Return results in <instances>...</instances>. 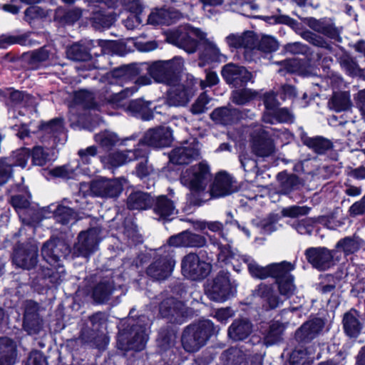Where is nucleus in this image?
Masks as SVG:
<instances>
[{"label": "nucleus", "mask_w": 365, "mask_h": 365, "mask_svg": "<svg viewBox=\"0 0 365 365\" xmlns=\"http://www.w3.org/2000/svg\"><path fill=\"white\" fill-rule=\"evenodd\" d=\"M304 23L312 31L304 29L297 31V34L304 40L316 47L325 49L329 53H331L333 50L331 45L323 36L317 33L337 41H341L340 31L330 19L308 17L304 19Z\"/></svg>", "instance_id": "obj_1"}, {"label": "nucleus", "mask_w": 365, "mask_h": 365, "mask_svg": "<svg viewBox=\"0 0 365 365\" xmlns=\"http://www.w3.org/2000/svg\"><path fill=\"white\" fill-rule=\"evenodd\" d=\"M133 309H131L127 326L120 330L118 335L117 346L123 351H141L145 348L148 339L146 327L148 319L145 316H140L137 319H133Z\"/></svg>", "instance_id": "obj_2"}, {"label": "nucleus", "mask_w": 365, "mask_h": 365, "mask_svg": "<svg viewBox=\"0 0 365 365\" xmlns=\"http://www.w3.org/2000/svg\"><path fill=\"white\" fill-rule=\"evenodd\" d=\"M214 332V324L209 319L192 324L187 326L182 334V346L187 352H196L205 345Z\"/></svg>", "instance_id": "obj_3"}, {"label": "nucleus", "mask_w": 365, "mask_h": 365, "mask_svg": "<svg viewBox=\"0 0 365 365\" xmlns=\"http://www.w3.org/2000/svg\"><path fill=\"white\" fill-rule=\"evenodd\" d=\"M183 67V58L175 56L168 61H154L147 67V70L150 77L156 82L174 86L180 81V73Z\"/></svg>", "instance_id": "obj_4"}, {"label": "nucleus", "mask_w": 365, "mask_h": 365, "mask_svg": "<svg viewBox=\"0 0 365 365\" xmlns=\"http://www.w3.org/2000/svg\"><path fill=\"white\" fill-rule=\"evenodd\" d=\"M205 36L206 34L199 29L185 24L180 26L170 32L168 38L171 43L189 53H192L196 51L198 46V42L195 38L202 40Z\"/></svg>", "instance_id": "obj_5"}, {"label": "nucleus", "mask_w": 365, "mask_h": 365, "mask_svg": "<svg viewBox=\"0 0 365 365\" xmlns=\"http://www.w3.org/2000/svg\"><path fill=\"white\" fill-rule=\"evenodd\" d=\"M212 180L210 166L200 162L187 168L181 175V182L191 190L203 191Z\"/></svg>", "instance_id": "obj_6"}, {"label": "nucleus", "mask_w": 365, "mask_h": 365, "mask_svg": "<svg viewBox=\"0 0 365 365\" xmlns=\"http://www.w3.org/2000/svg\"><path fill=\"white\" fill-rule=\"evenodd\" d=\"M237 292L236 286L230 279V274L220 271L207 285L206 294L207 297L214 302H224L233 297Z\"/></svg>", "instance_id": "obj_7"}, {"label": "nucleus", "mask_w": 365, "mask_h": 365, "mask_svg": "<svg viewBox=\"0 0 365 365\" xmlns=\"http://www.w3.org/2000/svg\"><path fill=\"white\" fill-rule=\"evenodd\" d=\"M175 264L173 258V251L168 250V254L158 251L157 256L146 269L147 275L154 280L161 281L170 276Z\"/></svg>", "instance_id": "obj_8"}, {"label": "nucleus", "mask_w": 365, "mask_h": 365, "mask_svg": "<svg viewBox=\"0 0 365 365\" xmlns=\"http://www.w3.org/2000/svg\"><path fill=\"white\" fill-rule=\"evenodd\" d=\"M182 274L192 280L205 279L210 273L212 266L210 263L200 259L195 253L185 255L181 262Z\"/></svg>", "instance_id": "obj_9"}, {"label": "nucleus", "mask_w": 365, "mask_h": 365, "mask_svg": "<svg viewBox=\"0 0 365 365\" xmlns=\"http://www.w3.org/2000/svg\"><path fill=\"white\" fill-rule=\"evenodd\" d=\"M337 251L326 247H309L305 250L304 255L312 267L319 271H325L334 265V256Z\"/></svg>", "instance_id": "obj_10"}, {"label": "nucleus", "mask_w": 365, "mask_h": 365, "mask_svg": "<svg viewBox=\"0 0 365 365\" xmlns=\"http://www.w3.org/2000/svg\"><path fill=\"white\" fill-rule=\"evenodd\" d=\"M117 290L112 273L99 276L93 284L91 294L96 304H106Z\"/></svg>", "instance_id": "obj_11"}, {"label": "nucleus", "mask_w": 365, "mask_h": 365, "mask_svg": "<svg viewBox=\"0 0 365 365\" xmlns=\"http://www.w3.org/2000/svg\"><path fill=\"white\" fill-rule=\"evenodd\" d=\"M70 253L68 245L57 237H52L45 242L41 247L43 259L51 265L59 264L62 258Z\"/></svg>", "instance_id": "obj_12"}, {"label": "nucleus", "mask_w": 365, "mask_h": 365, "mask_svg": "<svg viewBox=\"0 0 365 365\" xmlns=\"http://www.w3.org/2000/svg\"><path fill=\"white\" fill-rule=\"evenodd\" d=\"M294 267V264L286 261L274 278L279 296L284 300L293 296L297 289L294 277L291 274Z\"/></svg>", "instance_id": "obj_13"}, {"label": "nucleus", "mask_w": 365, "mask_h": 365, "mask_svg": "<svg viewBox=\"0 0 365 365\" xmlns=\"http://www.w3.org/2000/svg\"><path fill=\"white\" fill-rule=\"evenodd\" d=\"M252 294L261 302L262 307L267 311L275 309L284 302L272 284L261 282L252 290Z\"/></svg>", "instance_id": "obj_14"}, {"label": "nucleus", "mask_w": 365, "mask_h": 365, "mask_svg": "<svg viewBox=\"0 0 365 365\" xmlns=\"http://www.w3.org/2000/svg\"><path fill=\"white\" fill-rule=\"evenodd\" d=\"M221 74L225 82L235 88L242 87L252 81L253 76L245 67L230 63L225 65Z\"/></svg>", "instance_id": "obj_15"}, {"label": "nucleus", "mask_w": 365, "mask_h": 365, "mask_svg": "<svg viewBox=\"0 0 365 365\" xmlns=\"http://www.w3.org/2000/svg\"><path fill=\"white\" fill-rule=\"evenodd\" d=\"M0 95L5 98L9 118L19 122V123L16 122L12 124V128H21L23 124L21 120H19V116L21 115L23 94L19 91L9 88L4 91H0Z\"/></svg>", "instance_id": "obj_16"}, {"label": "nucleus", "mask_w": 365, "mask_h": 365, "mask_svg": "<svg viewBox=\"0 0 365 365\" xmlns=\"http://www.w3.org/2000/svg\"><path fill=\"white\" fill-rule=\"evenodd\" d=\"M123 183L120 179H100L90 185L92 195L101 197H116L123 190Z\"/></svg>", "instance_id": "obj_17"}, {"label": "nucleus", "mask_w": 365, "mask_h": 365, "mask_svg": "<svg viewBox=\"0 0 365 365\" xmlns=\"http://www.w3.org/2000/svg\"><path fill=\"white\" fill-rule=\"evenodd\" d=\"M200 145L193 139L191 142H185L183 145L175 148L170 154V160L174 164H188L200 158Z\"/></svg>", "instance_id": "obj_18"}, {"label": "nucleus", "mask_w": 365, "mask_h": 365, "mask_svg": "<svg viewBox=\"0 0 365 365\" xmlns=\"http://www.w3.org/2000/svg\"><path fill=\"white\" fill-rule=\"evenodd\" d=\"M152 81L150 77L147 76H140L135 80L134 85L126 87L120 91L112 92L106 96V100L108 103L115 107H121L125 104V101L136 93L139 87L141 86L150 85Z\"/></svg>", "instance_id": "obj_19"}, {"label": "nucleus", "mask_w": 365, "mask_h": 365, "mask_svg": "<svg viewBox=\"0 0 365 365\" xmlns=\"http://www.w3.org/2000/svg\"><path fill=\"white\" fill-rule=\"evenodd\" d=\"M324 325L325 322L321 318H314L308 320L297 329L295 339L299 343H309L322 333Z\"/></svg>", "instance_id": "obj_20"}, {"label": "nucleus", "mask_w": 365, "mask_h": 365, "mask_svg": "<svg viewBox=\"0 0 365 365\" xmlns=\"http://www.w3.org/2000/svg\"><path fill=\"white\" fill-rule=\"evenodd\" d=\"M140 142L155 148L168 147L172 142L171 130L164 126L150 128L145 132Z\"/></svg>", "instance_id": "obj_21"}, {"label": "nucleus", "mask_w": 365, "mask_h": 365, "mask_svg": "<svg viewBox=\"0 0 365 365\" xmlns=\"http://www.w3.org/2000/svg\"><path fill=\"white\" fill-rule=\"evenodd\" d=\"M155 219L162 221H171L178 214L175 201L167 195H161L153 199L152 205Z\"/></svg>", "instance_id": "obj_22"}, {"label": "nucleus", "mask_w": 365, "mask_h": 365, "mask_svg": "<svg viewBox=\"0 0 365 365\" xmlns=\"http://www.w3.org/2000/svg\"><path fill=\"white\" fill-rule=\"evenodd\" d=\"M238 190L237 182L225 172H220L215 178L210 189L212 197H220L229 195Z\"/></svg>", "instance_id": "obj_23"}, {"label": "nucleus", "mask_w": 365, "mask_h": 365, "mask_svg": "<svg viewBox=\"0 0 365 365\" xmlns=\"http://www.w3.org/2000/svg\"><path fill=\"white\" fill-rule=\"evenodd\" d=\"M160 313L163 317L168 318L176 324L183 323L186 314L183 303L173 297L167 298L160 303Z\"/></svg>", "instance_id": "obj_24"}, {"label": "nucleus", "mask_w": 365, "mask_h": 365, "mask_svg": "<svg viewBox=\"0 0 365 365\" xmlns=\"http://www.w3.org/2000/svg\"><path fill=\"white\" fill-rule=\"evenodd\" d=\"M98 243V232L95 229L81 232L74 245L75 252L78 256L87 257L96 250Z\"/></svg>", "instance_id": "obj_25"}, {"label": "nucleus", "mask_w": 365, "mask_h": 365, "mask_svg": "<svg viewBox=\"0 0 365 365\" xmlns=\"http://www.w3.org/2000/svg\"><path fill=\"white\" fill-rule=\"evenodd\" d=\"M252 153L258 157H269L274 153V145L269 133L260 129L253 136L251 142Z\"/></svg>", "instance_id": "obj_26"}, {"label": "nucleus", "mask_w": 365, "mask_h": 365, "mask_svg": "<svg viewBox=\"0 0 365 365\" xmlns=\"http://www.w3.org/2000/svg\"><path fill=\"white\" fill-rule=\"evenodd\" d=\"M168 91L166 103L169 106H185L193 96L192 89L184 84H175Z\"/></svg>", "instance_id": "obj_27"}, {"label": "nucleus", "mask_w": 365, "mask_h": 365, "mask_svg": "<svg viewBox=\"0 0 365 365\" xmlns=\"http://www.w3.org/2000/svg\"><path fill=\"white\" fill-rule=\"evenodd\" d=\"M285 262L282 261L281 262L271 263L267 266H261L252 259H246L251 276L262 280L267 278L274 279Z\"/></svg>", "instance_id": "obj_28"}, {"label": "nucleus", "mask_w": 365, "mask_h": 365, "mask_svg": "<svg viewBox=\"0 0 365 365\" xmlns=\"http://www.w3.org/2000/svg\"><path fill=\"white\" fill-rule=\"evenodd\" d=\"M360 313L355 309H351L344 314L343 327L346 334L351 338L359 336L363 329L360 321Z\"/></svg>", "instance_id": "obj_29"}, {"label": "nucleus", "mask_w": 365, "mask_h": 365, "mask_svg": "<svg viewBox=\"0 0 365 365\" xmlns=\"http://www.w3.org/2000/svg\"><path fill=\"white\" fill-rule=\"evenodd\" d=\"M241 116L238 109L230 107L217 108L210 113V118L214 122L225 125L235 123Z\"/></svg>", "instance_id": "obj_30"}, {"label": "nucleus", "mask_w": 365, "mask_h": 365, "mask_svg": "<svg viewBox=\"0 0 365 365\" xmlns=\"http://www.w3.org/2000/svg\"><path fill=\"white\" fill-rule=\"evenodd\" d=\"M16 356L15 342L8 337H0V365H14Z\"/></svg>", "instance_id": "obj_31"}, {"label": "nucleus", "mask_w": 365, "mask_h": 365, "mask_svg": "<svg viewBox=\"0 0 365 365\" xmlns=\"http://www.w3.org/2000/svg\"><path fill=\"white\" fill-rule=\"evenodd\" d=\"M153 198L147 192H132L127 198V206L130 210H144L152 207Z\"/></svg>", "instance_id": "obj_32"}, {"label": "nucleus", "mask_w": 365, "mask_h": 365, "mask_svg": "<svg viewBox=\"0 0 365 365\" xmlns=\"http://www.w3.org/2000/svg\"><path fill=\"white\" fill-rule=\"evenodd\" d=\"M202 49L200 54V60L204 63L222 62L225 61V56L222 54L217 46L208 39H202Z\"/></svg>", "instance_id": "obj_33"}, {"label": "nucleus", "mask_w": 365, "mask_h": 365, "mask_svg": "<svg viewBox=\"0 0 365 365\" xmlns=\"http://www.w3.org/2000/svg\"><path fill=\"white\" fill-rule=\"evenodd\" d=\"M252 329V325L249 320L236 319L228 329V336L235 341H242L251 334Z\"/></svg>", "instance_id": "obj_34"}, {"label": "nucleus", "mask_w": 365, "mask_h": 365, "mask_svg": "<svg viewBox=\"0 0 365 365\" xmlns=\"http://www.w3.org/2000/svg\"><path fill=\"white\" fill-rule=\"evenodd\" d=\"M115 17L111 12H108L103 7H96L90 18V21L96 29H108L113 24Z\"/></svg>", "instance_id": "obj_35"}, {"label": "nucleus", "mask_w": 365, "mask_h": 365, "mask_svg": "<svg viewBox=\"0 0 365 365\" xmlns=\"http://www.w3.org/2000/svg\"><path fill=\"white\" fill-rule=\"evenodd\" d=\"M304 145L312 150L318 155H324L332 150L333 143L328 138L323 136L304 137L302 138Z\"/></svg>", "instance_id": "obj_36"}, {"label": "nucleus", "mask_w": 365, "mask_h": 365, "mask_svg": "<svg viewBox=\"0 0 365 365\" xmlns=\"http://www.w3.org/2000/svg\"><path fill=\"white\" fill-rule=\"evenodd\" d=\"M151 101H145L138 98L131 101L129 103L128 109L135 116L139 117L144 120H149L153 118V112L150 108Z\"/></svg>", "instance_id": "obj_37"}, {"label": "nucleus", "mask_w": 365, "mask_h": 365, "mask_svg": "<svg viewBox=\"0 0 365 365\" xmlns=\"http://www.w3.org/2000/svg\"><path fill=\"white\" fill-rule=\"evenodd\" d=\"M178 14L175 11L156 9L148 17V23L152 25H170L175 21Z\"/></svg>", "instance_id": "obj_38"}, {"label": "nucleus", "mask_w": 365, "mask_h": 365, "mask_svg": "<svg viewBox=\"0 0 365 365\" xmlns=\"http://www.w3.org/2000/svg\"><path fill=\"white\" fill-rule=\"evenodd\" d=\"M364 242V240L356 235L345 237L337 242L335 250H340L347 256L359 251Z\"/></svg>", "instance_id": "obj_39"}, {"label": "nucleus", "mask_w": 365, "mask_h": 365, "mask_svg": "<svg viewBox=\"0 0 365 365\" xmlns=\"http://www.w3.org/2000/svg\"><path fill=\"white\" fill-rule=\"evenodd\" d=\"M91 43H74L70 46L66 51L69 59L75 61H86L91 57Z\"/></svg>", "instance_id": "obj_40"}, {"label": "nucleus", "mask_w": 365, "mask_h": 365, "mask_svg": "<svg viewBox=\"0 0 365 365\" xmlns=\"http://www.w3.org/2000/svg\"><path fill=\"white\" fill-rule=\"evenodd\" d=\"M277 179L280 184L281 192L284 195L298 190L301 185L300 179L294 174L280 173L277 175Z\"/></svg>", "instance_id": "obj_41"}, {"label": "nucleus", "mask_w": 365, "mask_h": 365, "mask_svg": "<svg viewBox=\"0 0 365 365\" xmlns=\"http://www.w3.org/2000/svg\"><path fill=\"white\" fill-rule=\"evenodd\" d=\"M26 154L31 157L32 163L34 165L43 166L52 160V155L48 149L39 145L34 146L31 150L24 148V155Z\"/></svg>", "instance_id": "obj_42"}, {"label": "nucleus", "mask_w": 365, "mask_h": 365, "mask_svg": "<svg viewBox=\"0 0 365 365\" xmlns=\"http://www.w3.org/2000/svg\"><path fill=\"white\" fill-rule=\"evenodd\" d=\"M351 105L350 95L347 92L334 93L329 102V108L336 112L347 110L351 108Z\"/></svg>", "instance_id": "obj_43"}, {"label": "nucleus", "mask_w": 365, "mask_h": 365, "mask_svg": "<svg viewBox=\"0 0 365 365\" xmlns=\"http://www.w3.org/2000/svg\"><path fill=\"white\" fill-rule=\"evenodd\" d=\"M36 306V304H34L35 309ZM41 329L42 319L36 310L31 313L24 314V331L31 335L38 334Z\"/></svg>", "instance_id": "obj_44"}, {"label": "nucleus", "mask_w": 365, "mask_h": 365, "mask_svg": "<svg viewBox=\"0 0 365 365\" xmlns=\"http://www.w3.org/2000/svg\"><path fill=\"white\" fill-rule=\"evenodd\" d=\"M31 198V193L27 190V188L24 187V215L31 216V219L28 220L26 225L30 227H33L41 221L42 217L41 212L35 206H31V208H27V207L31 205L29 202Z\"/></svg>", "instance_id": "obj_45"}, {"label": "nucleus", "mask_w": 365, "mask_h": 365, "mask_svg": "<svg viewBox=\"0 0 365 365\" xmlns=\"http://www.w3.org/2000/svg\"><path fill=\"white\" fill-rule=\"evenodd\" d=\"M28 59V68L36 69L39 65L47 61L49 57V53L47 49L42 47L38 50H35L31 53H24V57Z\"/></svg>", "instance_id": "obj_46"}, {"label": "nucleus", "mask_w": 365, "mask_h": 365, "mask_svg": "<svg viewBox=\"0 0 365 365\" xmlns=\"http://www.w3.org/2000/svg\"><path fill=\"white\" fill-rule=\"evenodd\" d=\"M133 160H135L134 155L128 150L115 151L106 158V163L112 167H119Z\"/></svg>", "instance_id": "obj_47"}, {"label": "nucleus", "mask_w": 365, "mask_h": 365, "mask_svg": "<svg viewBox=\"0 0 365 365\" xmlns=\"http://www.w3.org/2000/svg\"><path fill=\"white\" fill-rule=\"evenodd\" d=\"M341 67L351 76L362 75V70L359 68L356 60L349 54H344L339 58Z\"/></svg>", "instance_id": "obj_48"}, {"label": "nucleus", "mask_w": 365, "mask_h": 365, "mask_svg": "<svg viewBox=\"0 0 365 365\" xmlns=\"http://www.w3.org/2000/svg\"><path fill=\"white\" fill-rule=\"evenodd\" d=\"M141 69L137 63L115 68L113 71V76L115 78L122 79H133L140 74Z\"/></svg>", "instance_id": "obj_49"}, {"label": "nucleus", "mask_w": 365, "mask_h": 365, "mask_svg": "<svg viewBox=\"0 0 365 365\" xmlns=\"http://www.w3.org/2000/svg\"><path fill=\"white\" fill-rule=\"evenodd\" d=\"M257 92L250 88L235 90L232 92V101L236 105H245L255 98Z\"/></svg>", "instance_id": "obj_50"}, {"label": "nucleus", "mask_w": 365, "mask_h": 365, "mask_svg": "<svg viewBox=\"0 0 365 365\" xmlns=\"http://www.w3.org/2000/svg\"><path fill=\"white\" fill-rule=\"evenodd\" d=\"M40 128L45 135L56 138L63 131V120L60 118H54L47 123H42Z\"/></svg>", "instance_id": "obj_51"}, {"label": "nucleus", "mask_w": 365, "mask_h": 365, "mask_svg": "<svg viewBox=\"0 0 365 365\" xmlns=\"http://www.w3.org/2000/svg\"><path fill=\"white\" fill-rule=\"evenodd\" d=\"M56 264L57 268L55 271L48 268L42 269L43 277L48 279L49 282L55 286L60 284L65 279L66 277V271L64 268L59 264Z\"/></svg>", "instance_id": "obj_52"}, {"label": "nucleus", "mask_w": 365, "mask_h": 365, "mask_svg": "<svg viewBox=\"0 0 365 365\" xmlns=\"http://www.w3.org/2000/svg\"><path fill=\"white\" fill-rule=\"evenodd\" d=\"M284 331L283 327L278 322H274L270 326L264 336V344L267 346L272 345L282 339Z\"/></svg>", "instance_id": "obj_53"}, {"label": "nucleus", "mask_w": 365, "mask_h": 365, "mask_svg": "<svg viewBox=\"0 0 365 365\" xmlns=\"http://www.w3.org/2000/svg\"><path fill=\"white\" fill-rule=\"evenodd\" d=\"M185 247V231L169 237L168 244L160 248V252L168 254V250L173 251V258H174V250L173 247Z\"/></svg>", "instance_id": "obj_54"}, {"label": "nucleus", "mask_w": 365, "mask_h": 365, "mask_svg": "<svg viewBox=\"0 0 365 365\" xmlns=\"http://www.w3.org/2000/svg\"><path fill=\"white\" fill-rule=\"evenodd\" d=\"M310 207L307 206L292 205L283 207L281 210L282 216L284 217L295 218L304 216L309 213Z\"/></svg>", "instance_id": "obj_55"}, {"label": "nucleus", "mask_w": 365, "mask_h": 365, "mask_svg": "<svg viewBox=\"0 0 365 365\" xmlns=\"http://www.w3.org/2000/svg\"><path fill=\"white\" fill-rule=\"evenodd\" d=\"M56 220L62 225H66L76 218V212L70 207L58 206L56 210Z\"/></svg>", "instance_id": "obj_56"}, {"label": "nucleus", "mask_w": 365, "mask_h": 365, "mask_svg": "<svg viewBox=\"0 0 365 365\" xmlns=\"http://www.w3.org/2000/svg\"><path fill=\"white\" fill-rule=\"evenodd\" d=\"M38 262V247L31 245L26 252L24 251V269L34 268Z\"/></svg>", "instance_id": "obj_57"}, {"label": "nucleus", "mask_w": 365, "mask_h": 365, "mask_svg": "<svg viewBox=\"0 0 365 365\" xmlns=\"http://www.w3.org/2000/svg\"><path fill=\"white\" fill-rule=\"evenodd\" d=\"M135 173L141 180L149 178L155 174L152 165L148 164V159L138 163L135 167Z\"/></svg>", "instance_id": "obj_58"}, {"label": "nucleus", "mask_w": 365, "mask_h": 365, "mask_svg": "<svg viewBox=\"0 0 365 365\" xmlns=\"http://www.w3.org/2000/svg\"><path fill=\"white\" fill-rule=\"evenodd\" d=\"M240 161L242 168L247 173H253L255 178L259 175V169L257 166L256 160L249 157L247 155H241L240 156Z\"/></svg>", "instance_id": "obj_59"}, {"label": "nucleus", "mask_w": 365, "mask_h": 365, "mask_svg": "<svg viewBox=\"0 0 365 365\" xmlns=\"http://www.w3.org/2000/svg\"><path fill=\"white\" fill-rule=\"evenodd\" d=\"M280 217L278 214L272 213L262 222V230L264 234H271L278 228Z\"/></svg>", "instance_id": "obj_60"}, {"label": "nucleus", "mask_w": 365, "mask_h": 365, "mask_svg": "<svg viewBox=\"0 0 365 365\" xmlns=\"http://www.w3.org/2000/svg\"><path fill=\"white\" fill-rule=\"evenodd\" d=\"M210 98L205 93H201L190 108V111L194 115L202 114L207 110V105Z\"/></svg>", "instance_id": "obj_61"}, {"label": "nucleus", "mask_w": 365, "mask_h": 365, "mask_svg": "<svg viewBox=\"0 0 365 365\" xmlns=\"http://www.w3.org/2000/svg\"><path fill=\"white\" fill-rule=\"evenodd\" d=\"M206 244V239L198 234L185 231V247H202Z\"/></svg>", "instance_id": "obj_62"}, {"label": "nucleus", "mask_w": 365, "mask_h": 365, "mask_svg": "<svg viewBox=\"0 0 365 365\" xmlns=\"http://www.w3.org/2000/svg\"><path fill=\"white\" fill-rule=\"evenodd\" d=\"M278 46L277 41L274 38L268 36H263L257 44L258 49L265 53L276 51Z\"/></svg>", "instance_id": "obj_63"}, {"label": "nucleus", "mask_w": 365, "mask_h": 365, "mask_svg": "<svg viewBox=\"0 0 365 365\" xmlns=\"http://www.w3.org/2000/svg\"><path fill=\"white\" fill-rule=\"evenodd\" d=\"M96 140L98 142L102 147L109 150L118 143V138L113 133H105L96 135Z\"/></svg>", "instance_id": "obj_64"}]
</instances>
